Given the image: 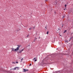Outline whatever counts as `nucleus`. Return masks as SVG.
Returning a JSON list of instances; mask_svg holds the SVG:
<instances>
[{"label":"nucleus","mask_w":73,"mask_h":73,"mask_svg":"<svg viewBox=\"0 0 73 73\" xmlns=\"http://www.w3.org/2000/svg\"><path fill=\"white\" fill-rule=\"evenodd\" d=\"M18 46V47H17L16 49H15L14 48H12V51L13 52H16L17 51V50H19V48H20V46Z\"/></svg>","instance_id":"obj_1"},{"label":"nucleus","mask_w":73,"mask_h":73,"mask_svg":"<svg viewBox=\"0 0 73 73\" xmlns=\"http://www.w3.org/2000/svg\"><path fill=\"white\" fill-rule=\"evenodd\" d=\"M23 50H24V49H22V50H21L20 51L19 53H22V52H23Z\"/></svg>","instance_id":"obj_2"},{"label":"nucleus","mask_w":73,"mask_h":73,"mask_svg":"<svg viewBox=\"0 0 73 73\" xmlns=\"http://www.w3.org/2000/svg\"><path fill=\"white\" fill-rule=\"evenodd\" d=\"M24 72H26V69H24Z\"/></svg>","instance_id":"obj_3"},{"label":"nucleus","mask_w":73,"mask_h":73,"mask_svg":"<svg viewBox=\"0 0 73 73\" xmlns=\"http://www.w3.org/2000/svg\"><path fill=\"white\" fill-rule=\"evenodd\" d=\"M65 8H66V5H65Z\"/></svg>","instance_id":"obj_4"},{"label":"nucleus","mask_w":73,"mask_h":73,"mask_svg":"<svg viewBox=\"0 0 73 73\" xmlns=\"http://www.w3.org/2000/svg\"><path fill=\"white\" fill-rule=\"evenodd\" d=\"M67 31L66 30H65L64 32V33H65V32H66Z\"/></svg>","instance_id":"obj_5"},{"label":"nucleus","mask_w":73,"mask_h":73,"mask_svg":"<svg viewBox=\"0 0 73 73\" xmlns=\"http://www.w3.org/2000/svg\"><path fill=\"white\" fill-rule=\"evenodd\" d=\"M16 67L14 68L13 69L14 70H16Z\"/></svg>","instance_id":"obj_6"},{"label":"nucleus","mask_w":73,"mask_h":73,"mask_svg":"<svg viewBox=\"0 0 73 73\" xmlns=\"http://www.w3.org/2000/svg\"><path fill=\"white\" fill-rule=\"evenodd\" d=\"M49 33V31H47V35H48V34Z\"/></svg>","instance_id":"obj_7"},{"label":"nucleus","mask_w":73,"mask_h":73,"mask_svg":"<svg viewBox=\"0 0 73 73\" xmlns=\"http://www.w3.org/2000/svg\"><path fill=\"white\" fill-rule=\"evenodd\" d=\"M12 64H16V63L15 62H12Z\"/></svg>","instance_id":"obj_8"},{"label":"nucleus","mask_w":73,"mask_h":73,"mask_svg":"<svg viewBox=\"0 0 73 73\" xmlns=\"http://www.w3.org/2000/svg\"><path fill=\"white\" fill-rule=\"evenodd\" d=\"M15 68H16V69H19V67H16Z\"/></svg>","instance_id":"obj_9"},{"label":"nucleus","mask_w":73,"mask_h":73,"mask_svg":"<svg viewBox=\"0 0 73 73\" xmlns=\"http://www.w3.org/2000/svg\"><path fill=\"white\" fill-rule=\"evenodd\" d=\"M66 8H65L64 9V11H65V10H66Z\"/></svg>","instance_id":"obj_10"},{"label":"nucleus","mask_w":73,"mask_h":73,"mask_svg":"<svg viewBox=\"0 0 73 73\" xmlns=\"http://www.w3.org/2000/svg\"><path fill=\"white\" fill-rule=\"evenodd\" d=\"M35 59H36V58H34L33 59V60H35Z\"/></svg>","instance_id":"obj_11"},{"label":"nucleus","mask_w":73,"mask_h":73,"mask_svg":"<svg viewBox=\"0 0 73 73\" xmlns=\"http://www.w3.org/2000/svg\"><path fill=\"white\" fill-rule=\"evenodd\" d=\"M35 62H36V61H37V60H35Z\"/></svg>","instance_id":"obj_12"},{"label":"nucleus","mask_w":73,"mask_h":73,"mask_svg":"<svg viewBox=\"0 0 73 73\" xmlns=\"http://www.w3.org/2000/svg\"><path fill=\"white\" fill-rule=\"evenodd\" d=\"M23 58H22L21 59V61H23Z\"/></svg>","instance_id":"obj_13"},{"label":"nucleus","mask_w":73,"mask_h":73,"mask_svg":"<svg viewBox=\"0 0 73 73\" xmlns=\"http://www.w3.org/2000/svg\"><path fill=\"white\" fill-rule=\"evenodd\" d=\"M26 70V71H28V70Z\"/></svg>","instance_id":"obj_14"},{"label":"nucleus","mask_w":73,"mask_h":73,"mask_svg":"<svg viewBox=\"0 0 73 73\" xmlns=\"http://www.w3.org/2000/svg\"><path fill=\"white\" fill-rule=\"evenodd\" d=\"M66 42H68V41L67 40Z\"/></svg>","instance_id":"obj_15"},{"label":"nucleus","mask_w":73,"mask_h":73,"mask_svg":"<svg viewBox=\"0 0 73 73\" xmlns=\"http://www.w3.org/2000/svg\"><path fill=\"white\" fill-rule=\"evenodd\" d=\"M16 63L17 64V63H18V62H16Z\"/></svg>","instance_id":"obj_16"},{"label":"nucleus","mask_w":73,"mask_h":73,"mask_svg":"<svg viewBox=\"0 0 73 73\" xmlns=\"http://www.w3.org/2000/svg\"><path fill=\"white\" fill-rule=\"evenodd\" d=\"M31 64H30L29 65V66H31Z\"/></svg>","instance_id":"obj_17"},{"label":"nucleus","mask_w":73,"mask_h":73,"mask_svg":"<svg viewBox=\"0 0 73 73\" xmlns=\"http://www.w3.org/2000/svg\"><path fill=\"white\" fill-rule=\"evenodd\" d=\"M29 29H31V28H30Z\"/></svg>","instance_id":"obj_18"},{"label":"nucleus","mask_w":73,"mask_h":73,"mask_svg":"<svg viewBox=\"0 0 73 73\" xmlns=\"http://www.w3.org/2000/svg\"><path fill=\"white\" fill-rule=\"evenodd\" d=\"M45 28H46H46H47L46 27Z\"/></svg>","instance_id":"obj_19"},{"label":"nucleus","mask_w":73,"mask_h":73,"mask_svg":"<svg viewBox=\"0 0 73 73\" xmlns=\"http://www.w3.org/2000/svg\"><path fill=\"white\" fill-rule=\"evenodd\" d=\"M45 1H47L46 0H45Z\"/></svg>","instance_id":"obj_20"},{"label":"nucleus","mask_w":73,"mask_h":73,"mask_svg":"<svg viewBox=\"0 0 73 73\" xmlns=\"http://www.w3.org/2000/svg\"><path fill=\"white\" fill-rule=\"evenodd\" d=\"M34 29H35V27H34Z\"/></svg>","instance_id":"obj_21"},{"label":"nucleus","mask_w":73,"mask_h":73,"mask_svg":"<svg viewBox=\"0 0 73 73\" xmlns=\"http://www.w3.org/2000/svg\"><path fill=\"white\" fill-rule=\"evenodd\" d=\"M60 36H61V35H60Z\"/></svg>","instance_id":"obj_22"}]
</instances>
